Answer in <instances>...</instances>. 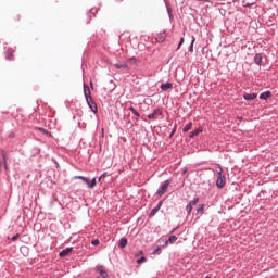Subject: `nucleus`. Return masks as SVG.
Returning <instances> with one entry per match:
<instances>
[{"label": "nucleus", "instance_id": "nucleus-1", "mask_svg": "<svg viewBox=\"0 0 278 278\" xmlns=\"http://www.w3.org/2000/svg\"><path fill=\"white\" fill-rule=\"evenodd\" d=\"M227 184V178L225 175H223V167H219L217 170V179H216V188L219 190L225 188V185Z\"/></svg>", "mask_w": 278, "mask_h": 278}, {"label": "nucleus", "instance_id": "nucleus-2", "mask_svg": "<svg viewBox=\"0 0 278 278\" xmlns=\"http://www.w3.org/2000/svg\"><path fill=\"white\" fill-rule=\"evenodd\" d=\"M164 118V112L162 111V109L157 108L154 109L152 113L147 115V118H149V121H157L159 118Z\"/></svg>", "mask_w": 278, "mask_h": 278}, {"label": "nucleus", "instance_id": "nucleus-3", "mask_svg": "<svg viewBox=\"0 0 278 278\" xmlns=\"http://www.w3.org/2000/svg\"><path fill=\"white\" fill-rule=\"evenodd\" d=\"M172 181V179H167L164 182H161L160 188L156 190V195L159 198L164 197V193L166 192V190H168V186H170Z\"/></svg>", "mask_w": 278, "mask_h": 278}, {"label": "nucleus", "instance_id": "nucleus-4", "mask_svg": "<svg viewBox=\"0 0 278 278\" xmlns=\"http://www.w3.org/2000/svg\"><path fill=\"white\" fill-rule=\"evenodd\" d=\"M86 103L88 108L91 110V112H93V114H97V112H99V109L97 108V102H94L92 97L86 98Z\"/></svg>", "mask_w": 278, "mask_h": 278}, {"label": "nucleus", "instance_id": "nucleus-5", "mask_svg": "<svg viewBox=\"0 0 278 278\" xmlns=\"http://www.w3.org/2000/svg\"><path fill=\"white\" fill-rule=\"evenodd\" d=\"M197 203H199V197H195L193 200H191L187 206H186V212L188 214V216H190L191 212H192V207H194V205H197Z\"/></svg>", "mask_w": 278, "mask_h": 278}, {"label": "nucleus", "instance_id": "nucleus-6", "mask_svg": "<svg viewBox=\"0 0 278 278\" xmlns=\"http://www.w3.org/2000/svg\"><path fill=\"white\" fill-rule=\"evenodd\" d=\"M96 270L99 273L101 278H110V275H108V270H105L103 265H97Z\"/></svg>", "mask_w": 278, "mask_h": 278}, {"label": "nucleus", "instance_id": "nucleus-7", "mask_svg": "<svg viewBox=\"0 0 278 278\" xmlns=\"http://www.w3.org/2000/svg\"><path fill=\"white\" fill-rule=\"evenodd\" d=\"M262 60H264L263 53H256L254 55V64H256V66H262Z\"/></svg>", "mask_w": 278, "mask_h": 278}, {"label": "nucleus", "instance_id": "nucleus-8", "mask_svg": "<svg viewBox=\"0 0 278 278\" xmlns=\"http://www.w3.org/2000/svg\"><path fill=\"white\" fill-rule=\"evenodd\" d=\"M270 97H273V92H270V91H265V92H262V93L258 96V99H261V101H268V99H270Z\"/></svg>", "mask_w": 278, "mask_h": 278}, {"label": "nucleus", "instance_id": "nucleus-9", "mask_svg": "<svg viewBox=\"0 0 278 278\" xmlns=\"http://www.w3.org/2000/svg\"><path fill=\"white\" fill-rule=\"evenodd\" d=\"M161 90H163V92H167V90L173 89V83L166 81L161 84L160 86Z\"/></svg>", "mask_w": 278, "mask_h": 278}, {"label": "nucleus", "instance_id": "nucleus-10", "mask_svg": "<svg viewBox=\"0 0 278 278\" xmlns=\"http://www.w3.org/2000/svg\"><path fill=\"white\" fill-rule=\"evenodd\" d=\"M83 90H84L85 99L92 97L91 92H90V87L86 83H84V85H83Z\"/></svg>", "mask_w": 278, "mask_h": 278}, {"label": "nucleus", "instance_id": "nucleus-11", "mask_svg": "<svg viewBox=\"0 0 278 278\" xmlns=\"http://www.w3.org/2000/svg\"><path fill=\"white\" fill-rule=\"evenodd\" d=\"M70 253H73V247L65 248L59 253V257H66Z\"/></svg>", "mask_w": 278, "mask_h": 278}, {"label": "nucleus", "instance_id": "nucleus-12", "mask_svg": "<svg viewBox=\"0 0 278 278\" xmlns=\"http://www.w3.org/2000/svg\"><path fill=\"white\" fill-rule=\"evenodd\" d=\"M5 60H14V49L12 48H9L7 51H5Z\"/></svg>", "mask_w": 278, "mask_h": 278}, {"label": "nucleus", "instance_id": "nucleus-13", "mask_svg": "<svg viewBox=\"0 0 278 278\" xmlns=\"http://www.w3.org/2000/svg\"><path fill=\"white\" fill-rule=\"evenodd\" d=\"M243 99L244 101H254V99H257V93H244Z\"/></svg>", "mask_w": 278, "mask_h": 278}, {"label": "nucleus", "instance_id": "nucleus-14", "mask_svg": "<svg viewBox=\"0 0 278 278\" xmlns=\"http://www.w3.org/2000/svg\"><path fill=\"white\" fill-rule=\"evenodd\" d=\"M199 134H203V128H201V127L195 128L193 131H191L189 134V138H197V136H199Z\"/></svg>", "mask_w": 278, "mask_h": 278}, {"label": "nucleus", "instance_id": "nucleus-15", "mask_svg": "<svg viewBox=\"0 0 278 278\" xmlns=\"http://www.w3.org/2000/svg\"><path fill=\"white\" fill-rule=\"evenodd\" d=\"M114 66L121 71L123 68L124 71H129V65L127 63H115Z\"/></svg>", "mask_w": 278, "mask_h": 278}, {"label": "nucleus", "instance_id": "nucleus-16", "mask_svg": "<svg viewBox=\"0 0 278 278\" xmlns=\"http://www.w3.org/2000/svg\"><path fill=\"white\" fill-rule=\"evenodd\" d=\"M164 40H166V31L159 33L156 35V41L164 42Z\"/></svg>", "mask_w": 278, "mask_h": 278}, {"label": "nucleus", "instance_id": "nucleus-17", "mask_svg": "<svg viewBox=\"0 0 278 278\" xmlns=\"http://www.w3.org/2000/svg\"><path fill=\"white\" fill-rule=\"evenodd\" d=\"M194 42H197V37L192 36L191 37V43L188 48L189 53H194Z\"/></svg>", "mask_w": 278, "mask_h": 278}, {"label": "nucleus", "instance_id": "nucleus-18", "mask_svg": "<svg viewBox=\"0 0 278 278\" xmlns=\"http://www.w3.org/2000/svg\"><path fill=\"white\" fill-rule=\"evenodd\" d=\"M97 186V177H93L91 180L89 179V181L87 182V188H89V190H92V188H94Z\"/></svg>", "mask_w": 278, "mask_h": 278}, {"label": "nucleus", "instance_id": "nucleus-19", "mask_svg": "<svg viewBox=\"0 0 278 278\" xmlns=\"http://www.w3.org/2000/svg\"><path fill=\"white\" fill-rule=\"evenodd\" d=\"M96 14H97V9L89 10V12L87 13V15H88L87 25H88V23H90V21H92V16H96Z\"/></svg>", "mask_w": 278, "mask_h": 278}, {"label": "nucleus", "instance_id": "nucleus-20", "mask_svg": "<svg viewBox=\"0 0 278 278\" xmlns=\"http://www.w3.org/2000/svg\"><path fill=\"white\" fill-rule=\"evenodd\" d=\"M127 242H128L127 238L125 237L121 238L118 242L119 249H125V247H127Z\"/></svg>", "mask_w": 278, "mask_h": 278}, {"label": "nucleus", "instance_id": "nucleus-21", "mask_svg": "<svg viewBox=\"0 0 278 278\" xmlns=\"http://www.w3.org/2000/svg\"><path fill=\"white\" fill-rule=\"evenodd\" d=\"M190 129H192V122H189L188 124H186L182 128V134H186L188 131H190Z\"/></svg>", "mask_w": 278, "mask_h": 278}, {"label": "nucleus", "instance_id": "nucleus-22", "mask_svg": "<svg viewBox=\"0 0 278 278\" xmlns=\"http://www.w3.org/2000/svg\"><path fill=\"white\" fill-rule=\"evenodd\" d=\"M109 90L110 92H114V90H116V83H114V80L109 81Z\"/></svg>", "mask_w": 278, "mask_h": 278}, {"label": "nucleus", "instance_id": "nucleus-23", "mask_svg": "<svg viewBox=\"0 0 278 278\" xmlns=\"http://www.w3.org/2000/svg\"><path fill=\"white\" fill-rule=\"evenodd\" d=\"M74 179H80L81 181H84V184H86L88 186V181L90 180V178L85 177V176H75Z\"/></svg>", "mask_w": 278, "mask_h": 278}, {"label": "nucleus", "instance_id": "nucleus-24", "mask_svg": "<svg viewBox=\"0 0 278 278\" xmlns=\"http://www.w3.org/2000/svg\"><path fill=\"white\" fill-rule=\"evenodd\" d=\"M157 212H160V210L156 206L154 208H152L149 213V218H153V216H155V214H157Z\"/></svg>", "mask_w": 278, "mask_h": 278}, {"label": "nucleus", "instance_id": "nucleus-25", "mask_svg": "<svg viewBox=\"0 0 278 278\" xmlns=\"http://www.w3.org/2000/svg\"><path fill=\"white\" fill-rule=\"evenodd\" d=\"M243 8H253L255 5V2H247V0L242 1Z\"/></svg>", "mask_w": 278, "mask_h": 278}, {"label": "nucleus", "instance_id": "nucleus-26", "mask_svg": "<svg viewBox=\"0 0 278 278\" xmlns=\"http://www.w3.org/2000/svg\"><path fill=\"white\" fill-rule=\"evenodd\" d=\"M167 242H169V244H175V242H177V236L175 235L169 236Z\"/></svg>", "mask_w": 278, "mask_h": 278}, {"label": "nucleus", "instance_id": "nucleus-27", "mask_svg": "<svg viewBox=\"0 0 278 278\" xmlns=\"http://www.w3.org/2000/svg\"><path fill=\"white\" fill-rule=\"evenodd\" d=\"M129 110L131 111L134 116H137V118H140V113L134 106H130Z\"/></svg>", "mask_w": 278, "mask_h": 278}, {"label": "nucleus", "instance_id": "nucleus-28", "mask_svg": "<svg viewBox=\"0 0 278 278\" xmlns=\"http://www.w3.org/2000/svg\"><path fill=\"white\" fill-rule=\"evenodd\" d=\"M203 210H205V204H199L197 208V214H202Z\"/></svg>", "mask_w": 278, "mask_h": 278}, {"label": "nucleus", "instance_id": "nucleus-29", "mask_svg": "<svg viewBox=\"0 0 278 278\" xmlns=\"http://www.w3.org/2000/svg\"><path fill=\"white\" fill-rule=\"evenodd\" d=\"M160 253H162V247H160V245H157L154 250H153V252H152V255H160Z\"/></svg>", "mask_w": 278, "mask_h": 278}, {"label": "nucleus", "instance_id": "nucleus-30", "mask_svg": "<svg viewBox=\"0 0 278 278\" xmlns=\"http://www.w3.org/2000/svg\"><path fill=\"white\" fill-rule=\"evenodd\" d=\"M1 155L3 159V163L5 164V162H8V153L5 152V150H1Z\"/></svg>", "mask_w": 278, "mask_h": 278}, {"label": "nucleus", "instance_id": "nucleus-31", "mask_svg": "<svg viewBox=\"0 0 278 278\" xmlns=\"http://www.w3.org/2000/svg\"><path fill=\"white\" fill-rule=\"evenodd\" d=\"M38 130L41 132V134H45V136H51V134L49 132V130L45 129V128H38Z\"/></svg>", "mask_w": 278, "mask_h": 278}, {"label": "nucleus", "instance_id": "nucleus-32", "mask_svg": "<svg viewBox=\"0 0 278 278\" xmlns=\"http://www.w3.org/2000/svg\"><path fill=\"white\" fill-rule=\"evenodd\" d=\"M186 39H184V37L180 38L179 42H178V46H177V51H179V49H181L184 42H185Z\"/></svg>", "mask_w": 278, "mask_h": 278}, {"label": "nucleus", "instance_id": "nucleus-33", "mask_svg": "<svg viewBox=\"0 0 278 278\" xmlns=\"http://www.w3.org/2000/svg\"><path fill=\"white\" fill-rule=\"evenodd\" d=\"M136 62H138V59H136L135 56L128 59V64L134 65L136 64Z\"/></svg>", "mask_w": 278, "mask_h": 278}, {"label": "nucleus", "instance_id": "nucleus-34", "mask_svg": "<svg viewBox=\"0 0 278 278\" xmlns=\"http://www.w3.org/2000/svg\"><path fill=\"white\" fill-rule=\"evenodd\" d=\"M144 262H147V257L141 256L137 260V264H144Z\"/></svg>", "mask_w": 278, "mask_h": 278}, {"label": "nucleus", "instance_id": "nucleus-35", "mask_svg": "<svg viewBox=\"0 0 278 278\" xmlns=\"http://www.w3.org/2000/svg\"><path fill=\"white\" fill-rule=\"evenodd\" d=\"M91 244L93 247H99V244H101V241H99V239H94V240L91 241Z\"/></svg>", "mask_w": 278, "mask_h": 278}, {"label": "nucleus", "instance_id": "nucleus-36", "mask_svg": "<svg viewBox=\"0 0 278 278\" xmlns=\"http://www.w3.org/2000/svg\"><path fill=\"white\" fill-rule=\"evenodd\" d=\"M105 177H108V172L102 173L101 176L98 178V181H101Z\"/></svg>", "mask_w": 278, "mask_h": 278}, {"label": "nucleus", "instance_id": "nucleus-37", "mask_svg": "<svg viewBox=\"0 0 278 278\" xmlns=\"http://www.w3.org/2000/svg\"><path fill=\"white\" fill-rule=\"evenodd\" d=\"M18 238H21V235L20 233H16L15 236H13L11 238L12 242H16V240H18Z\"/></svg>", "mask_w": 278, "mask_h": 278}, {"label": "nucleus", "instance_id": "nucleus-38", "mask_svg": "<svg viewBox=\"0 0 278 278\" xmlns=\"http://www.w3.org/2000/svg\"><path fill=\"white\" fill-rule=\"evenodd\" d=\"M162 205H164V201L160 200L156 204V208L161 210L162 208Z\"/></svg>", "mask_w": 278, "mask_h": 278}, {"label": "nucleus", "instance_id": "nucleus-39", "mask_svg": "<svg viewBox=\"0 0 278 278\" xmlns=\"http://www.w3.org/2000/svg\"><path fill=\"white\" fill-rule=\"evenodd\" d=\"M167 14H168V17H169V18H173V13H172V11H170V8H167Z\"/></svg>", "mask_w": 278, "mask_h": 278}, {"label": "nucleus", "instance_id": "nucleus-40", "mask_svg": "<svg viewBox=\"0 0 278 278\" xmlns=\"http://www.w3.org/2000/svg\"><path fill=\"white\" fill-rule=\"evenodd\" d=\"M176 229H179V226H176L175 228H173L172 230H170V233H175V230Z\"/></svg>", "mask_w": 278, "mask_h": 278}, {"label": "nucleus", "instance_id": "nucleus-41", "mask_svg": "<svg viewBox=\"0 0 278 278\" xmlns=\"http://www.w3.org/2000/svg\"><path fill=\"white\" fill-rule=\"evenodd\" d=\"M3 166H4V170H9V168H8V162L3 163Z\"/></svg>", "mask_w": 278, "mask_h": 278}, {"label": "nucleus", "instance_id": "nucleus-42", "mask_svg": "<svg viewBox=\"0 0 278 278\" xmlns=\"http://www.w3.org/2000/svg\"><path fill=\"white\" fill-rule=\"evenodd\" d=\"M168 243H169V241L166 240L162 247H163V248H164V247H168Z\"/></svg>", "mask_w": 278, "mask_h": 278}, {"label": "nucleus", "instance_id": "nucleus-43", "mask_svg": "<svg viewBox=\"0 0 278 278\" xmlns=\"http://www.w3.org/2000/svg\"><path fill=\"white\" fill-rule=\"evenodd\" d=\"M174 135H175V129L169 134V138H173Z\"/></svg>", "mask_w": 278, "mask_h": 278}, {"label": "nucleus", "instance_id": "nucleus-44", "mask_svg": "<svg viewBox=\"0 0 278 278\" xmlns=\"http://www.w3.org/2000/svg\"><path fill=\"white\" fill-rule=\"evenodd\" d=\"M204 3H213L212 0H204Z\"/></svg>", "mask_w": 278, "mask_h": 278}, {"label": "nucleus", "instance_id": "nucleus-45", "mask_svg": "<svg viewBox=\"0 0 278 278\" xmlns=\"http://www.w3.org/2000/svg\"><path fill=\"white\" fill-rule=\"evenodd\" d=\"M1 166H3V161L2 162L0 161V168H1Z\"/></svg>", "mask_w": 278, "mask_h": 278}, {"label": "nucleus", "instance_id": "nucleus-46", "mask_svg": "<svg viewBox=\"0 0 278 278\" xmlns=\"http://www.w3.org/2000/svg\"><path fill=\"white\" fill-rule=\"evenodd\" d=\"M142 218H138L137 223H141Z\"/></svg>", "mask_w": 278, "mask_h": 278}, {"label": "nucleus", "instance_id": "nucleus-47", "mask_svg": "<svg viewBox=\"0 0 278 278\" xmlns=\"http://www.w3.org/2000/svg\"><path fill=\"white\" fill-rule=\"evenodd\" d=\"M23 249H27L26 247H24V248H21V251H23Z\"/></svg>", "mask_w": 278, "mask_h": 278}, {"label": "nucleus", "instance_id": "nucleus-48", "mask_svg": "<svg viewBox=\"0 0 278 278\" xmlns=\"http://www.w3.org/2000/svg\"><path fill=\"white\" fill-rule=\"evenodd\" d=\"M139 253L142 255V253H144V252H142V251H139Z\"/></svg>", "mask_w": 278, "mask_h": 278}, {"label": "nucleus", "instance_id": "nucleus-49", "mask_svg": "<svg viewBox=\"0 0 278 278\" xmlns=\"http://www.w3.org/2000/svg\"><path fill=\"white\" fill-rule=\"evenodd\" d=\"M239 118V121H242V117H238Z\"/></svg>", "mask_w": 278, "mask_h": 278}, {"label": "nucleus", "instance_id": "nucleus-50", "mask_svg": "<svg viewBox=\"0 0 278 278\" xmlns=\"http://www.w3.org/2000/svg\"><path fill=\"white\" fill-rule=\"evenodd\" d=\"M10 137H11V138H13V137H14V135H10Z\"/></svg>", "mask_w": 278, "mask_h": 278}, {"label": "nucleus", "instance_id": "nucleus-51", "mask_svg": "<svg viewBox=\"0 0 278 278\" xmlns=\"http://www.w3.org/2000/svg\"><path fill=\"white\" fill-rule=\"evenodd\" d=\"M90 86H91V88H92V83H90Z\"/></svg>", "mask_w": 278, "mask_h": 278}]
</instances>
